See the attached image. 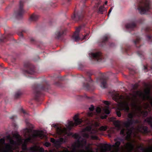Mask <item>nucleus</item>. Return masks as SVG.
Returning <instances> with one entry per match:
<instances>
[{
    "label": "nucleus",
    "mask_w": 152,
    "mask_h": 152,
    "mask_svg": "<svg viewBox=\"0 0 152 152\" xmlns=\"http://www.w3.org/2000/svg\"><path fill=\"white\" fill-rule=\"evenodd\" d=\"M150 89L147 88L145 89L143 92L140 91L134 92L132 94L127 96L124 102L119 104L120 110L127 112L129 111V104H130L132 109L133 111L129 113L128 115V117L131 119H128L124 124L126 128L128 129L131 125L137 122L134 121L132 119L134 117L141 114H143L144 116L147 115V112H144L142 111V106L137 98H140L143 100H148L152 106V97L150 95Z\"/></svg>",
    "instance_id": "nucleus-1"
},
{
    "label": "nucleus",
    "mask_w": 152,
    "mask_h": 152,
    "mask_svg": "<svg viewBox=\"0 0 152 152\" xmlns=\"http://www.w3.org/2000/svg\"><path fill=\"white\" fill-rule=\"evenodd\" d=\"M149 1H143L142 5L138 8L140 13L144 14L149 9Z\"/></svg>",
    "instance_id": "nucleus-2"
},
{
    "label": "nucleus",
    "mask_w": 152,
    "mask_h": 152,
    "mask_svg": "<svg viewBox=\"0 0 152 152\" xmlns=\"http://www.w3.org/2000/svg\"><path fill=\"white\" fill-rule=\"evenodd\" d=\"M74 120L75 123L72 121H69L66 126L68 128L70 129V127L74 126V125L77 126L80 124L82 122V120L81 119H79L78 118V115H75L74 118Z\"/></svg>",
    "instance_id": "nucleus-3"
},
{
    "label": "nucleus",
    "mask_w": 152,
    "mask_h": 152,
    "mask_svg": "<svg viewBox=\"0 0 152 152\" xmlns=\"http://www.w3.org/2000/svg\"><path fill=\"white\" fill-rule=\"evenodd\" d=\"M91 129V127L89 126L86 127L85 128L83 129L81 133V137L84 138H88L89 137V135L87 133V132L90 131Z\"/></svg>",
    "instance_id": "nucleus-4"
},
{
    "label": "nucleus",
    "mask_w": 152,
    "mask_h": 152,
    "mask_svg": "<svg viewBox=\"0 0 152 152\" xmlns=\"http://www.w3.org/2000/svg\"><path fill=\"white\" fill-rule=\"evenodd\" d=\"M122 150H126L128 152L131 151L133 148V146L130 142H128L125 145L124 147H121Z\"/></svg>",
    "instance_id": "nucleus-5"
},
{
    "label": "nucleus",
    "mask_w": 152,
    "mask_h": 152,
    "mask_svg": "<svg viewBox=\"0 0 152 152\" xmlns=\"http://www.w3.org/2000/svg\"><path fill=\"white\" fill-rule=\"evenodd\" d=\"M121 144V142L120 141H116L115 143V145H110V147H114V150L111 152H118L119 151V146Z\"/></svg>",
    "instance_id": "nucleus-6"
},
{
    "label": "nucleus",
    "mask_w": 152,
    "mask_h": 152,
    "mask_svg": "<svg viewBox=\"0 0 152 152\" xmlns=\"http://www.w3.org/2000/svg\"><path fill=\"white\" fill-rule=\"evenodd\" d=\"M50 141L53 143L55 145L57 144H60L65 142V140L63 138H60L58 140H56L53 138H51Z\"/></svg>",
    "instance_id": "nucleus-7"
},
{
    "label": "nucleus",
    "mask_w": 152,
    "mask_h": 152,
    "mask_svg": "<svg viewBox=\"0 0 152 152\" xmlns=\"http://www.w3.org/2000/svg\"><path fill=\"white\" fill-rule=\"evenodd\" d=\"M57 132L59 135L62 134H66L68 133L67 129L66 128L62 129L60 128H58L57 129Z\"/></svg>",
    "instance_id": "nucleus-8"
},
{
    "label": "nucleus",
    "mask_w": 152,
    "mask_h": 152,
    "mask_svg": "<svg viewBox=\"0 0 152 152\" xmlns=\"http://www.w3.org/2000/svg\"><path fill=\"white\" fill-rule=\"evenodd\" d=\"M126 132L127 134L126 138L129 139L130 136L132 131L128 129L127 130H125L124 129H122L121 130L120 133L121 134H123L125 132Z\"/></svg>",
    "instance_id": "nucleus-9"
},
{
    "label": "nucleus",
    "mask_w": 152,
    "mask_h": 152,
    "mask_svg": "<svg viewBox=\"0 0 152 152\" xmlns=\"http://www.w3.org/2000/svg\"><path fill=\"white\" fill-rule=\"evenodd\" d=\"M101 54L99 52L96 53H89V56L91 57H93L95 58H96L99 57L100 56Z\"/></svg>",
    "instance_id": "nucleus-10"
},
{
    "label": "nucleus",
    "mask_w": 152,
    "mask_h": 152,
    "mask_svg": "<svg viewBox=\"0 0 152 152\" xmlns=\"http://www.w3.org/2000/svg\"><path fill=\"white\" fill-rule=\"evenodd\" d=\"M137 130L139 132H147L148 129L146 126H142L138 128Z\"/></svg>",
    "instance_id": "nucleus-11"
},
{
    "label": "nucleus",
    "mask_w": 152,
    "mask_h": 152,
    "mask_svg": "<svg viewBox=\"0 0 152 152\" xmlns=\"http://www.w3.org/2000/svg\"><path fill=\"white\" fill-rule=\"evenodd\" d=\"M79 30L77 29V31H78V32H77V35L76 36H73V40L74 41H79V40H80L81 39L78 36V33L79 31Z\"/></svg>",
    "instance_id": "nucleus-12"
},
{
    "label": "nucleus",
    "mask_w": 152,
    "mask_h": 152,
    "mask_svg": "<svg viewBox=\"0 0 152 152\" xmlns=\"http://www.w3.org/2000/svg\"><path fill=\"white\" fill-rule=\"evenodd\" d=\"M114 124L118 129H120V121H115L114 122Z\"/></svg>",
    "instance_id": "nucleus-13"
},
{
    "label": "nucleus",
    "mask_w": 152,
    "mask_h": 152,
    "mask_svg": "<svg viewBox=\"0 0 152 152\" xmlns=\"http://www.w3.org/2000/svg\"><path fill=\"white\" fill-rule=\"evenodd\" d=\"M107 86V84L105 80H102L101 81V87L103 88H105Z\"/></svg>",
    "instance_id": "nucleus-14"
},
{
    "label": "nucleus",
    "mask_w": 152,
    "mask_h": 152,
    "mask_svg": "<svg viewBox=\"0 0 152 152\" xmlns=\"http://www.w3.org/2000/svg\"><path fill=\"white\" fill-rule=\"evenodd\" d=\"M145 121L148 122V124L150 125L151 127H152V116L146 119L145 120Z\"/></svg>",
    "instance_id": "nucleus-15"
},
{
    "label": "nucleus",
    "mask_w": 152,
    "mask_h": 152,
    "mask_svg": "<svg viewBox=\"0 0 152 152\" xmlns=\"http://www.w3.org/2000/svg\"><path fill=\"white\" fill-rule=\"evenodd\" d=\"M105 113L107 114H108L110 113V110H109V108L107 106H105L103 108Z\"/></svg>",
    "instance_id": "nucleus-16"
},
{
    "label": "nucleus",
    "mask_w": 152,
    "mask_h": 152,
    "mask_svg": "<svg viewBox=\"0 0 152 152\" xmlns=\"http://www.w3.org/2000/svg\"><path fill=\"white\" fill-rule=\"evenodd\" d=\"M143 152H152V147H149L143 150Z\"/></svg>",
    "instance_id": "nucleus-17"
},
{
    "label": "nucleus",
    "mask_w": 152,
    "mask_h": 152,
    "mask_svg": "<svg viewBox=\"0 0 152 152\" xmlns=\"http://www.w3.org/2000/svg\"><path fill=\"white\" fill-rule=\"evenodd\" d=\"M105 10V9L104 8V6H100L99 10V12L101 14H102L103 12Z\"/></svg>",
    "instance_id": "nucleus-18"
},
{
    "label": "nucleus",
    "mask_w": 152,
    "mask_h": 152,
    "mask_svg": "<svg viewBox=\"0 0 152 152\" xmlns=\"http://www.w3.org/2000/svg\"><path fill=\"white\" fill-rule=\"evenodd\" d=\"M107 127L106 126H102L99 128V130L101 131H104L107 129Z\"/></svg>",
    "instance_id": "nucleus-19"
},
{
    "label": "nucleus",
    "mask_w": 152,
    "mask_h": 152,
    "mask_svg": "<svg viewBox=\"0 0 152 152\" xmlns=\"http://www.w3.org/2000/svg\"><path fill=\"white\" fill-rule=\"evenodd\" d=\"M135 25L134 24H128L126 25V28H132L133 27L135 26Z\"/></svg>",
    "instance_id": "nucleus-20"
},
{
    "label": "nucleus",
    "mask_w": 152,
    "mask_h": 152,
    "mask_svg": "<svg viewBox=\"0 0 152 152\" xmlns=\"http://www.w3.org/2000/svg\"><path fill=\"white\" fill-rule=\"evenodd\" d=\"M143 107L145 108H147L149 106V105L148 103H145L143 104Z\"/></svg>",
    "instance_id": "nucleus-21"
},
{
    "label": "nucleus",
    "mask_w": 152,
    "mask_h": 152,
    "mask_svg": "<svg viewBox=\"0 0 152 152\" xmlns=\"http://www.w3.org/2000/svg\"><path fill=\"white\" fill-rule=\"evenodd\" d=\"M101 111V109L100 108L97 107L96 109V111L97 113H100Z\"/></svg>",
    "instance_id": "nucleus-22"
},
{
    "label": "nucleus",
    "mask_w": 152,
    "mask_h": 152,
    "mask_svg": "<svg viewBox=\"0 0 152 152\" xmlns=\"http://www.w3.org/2000/svg\"><path fill=\"white\" fill-rule=\"evenodd\" d=\"M104 149H103V150L102 149L101 150V152H105L106 151H107V146L106 145H105L104 146Z\"/></svg>",
    "instance_id": "nucleus-23"
},
{
    "label": "nucleus",
    "mask_w": 152,
    "mask_h": 152,
    "mask_svg": "<svg viewBox=\"0 0 152 152\" xmlns=\"http://www.w3.org/2000/svg\"><path fill=\"white\" fill-rule=\"evenodd\" d=\"M117 115L118 117H120L121 116V112L119 111H117L116 112Z\"/></svg>",
    "instance_id": "nucleus-24"
},
{
    "label": "nucleus",
    "mask_w": 152,
    "mask_h": 152,
    "mask_svg": "<svg viewBox=\"0 0 152 152\" xmlns=\"http://www.w3.org/2000/svg\"><path fill=\"white\" fill-rule=\"evenodd\" d=\"M91 138L94 140H97L98 137L96 136H91Z\"/></svg>",
    "instance_id": "nucleus-25"
},
{
    "label": "nucleus",
    "mask_w": 152,
    "mask_h": 152,
    "mask_svg": "<svg viewBox=\"0 0 152 152\" xmlns=\"http://www.w3.org/2000/svg\"><path fill=\"white\" fill-rule=\"evenodd\" d=\"M44 145L46 147H49L50 145V144L49 142H46L45 143Z\"/></svg>",
    "instance_id": "nucleus-26"
},
{
    "label": "nucleus",
    "mask_w": 152,
    "mask_h": 152,
    "mask_svg": "<svg viewBox=\"0 0 152 152\" xmlns=\"http://www.w3.org/2000/svg\"><path fill=\"white\" fill-rule=\"evenodd\" d=\"M94 109V107L92 105H91V107L89 108V110L91 111H92Z\"/></svg>",
    "instance_id": "nucleus-27"
},
{
    "label": "nucleus",
    "mask_w": 152,
    "mask_h": 152,
    "mask_svg": "<svg viewBox=\"0 0 152 152\" xmlns=\"http://www.w3.org/2000/svg\"><path fill=\"white\" fill-rule=\"evenodd\" d=\"M20 10H21L22 9V4H23V3H22V2H21V1H20Z\"/></svg>",
    "instance_id": "nucleus-28"
},
{
    "label": "nucleus",
    "mask_w": 152,
    "mask_h": 152,
    "mask_svg": "<svg viewBox=\"0 0 152 152\" xmlns=\"http://www.w3.org/2000/svg\"><path fill=\"white\" fill-rule=\"evenodd\" d=\"M104 103L105 104L107 105H108L110 104V102L107 101H104Z\"/></svg>",
    "instance_id": "nucleus-29"
},
{
    "label": "nucleus",
    "mask_w": 152,
    "mask_h": 152,
    "mask_svg": "<svg viewBox=\"0 0 152 152\" xmlns=\"http://www.w3.org/2000/svg\"><path fill=\"white\" fill-rule=\"evenodd\" d=\"M107 117V115H105L104 116H101V118L102 119H105V118H106Z\"/></svg>",
    "instance_id": "nucleus-30"
},
{
    "label": "nucleus",
    "mask_w": 152,
    "mask_h": 152,
    "mask_svg": "<svg viewBox=\"0 0 152 152\" xmlns=\"http://www.w3.org/2000/svg\"><path fill=\"white\" fill-rule=\"evenodd\" d=\"M88 115L89 116H91L92 115V114L91 112H90L88 113Z\"/></svg>",
    "instance_id": "nucleus-31"
},
{
    "label": "nucleus",
    "mask_w": 152,
    "mask_h": 152,
    "mask_svg": "<svg viewBox=\"0 0 152 152\" xmlns=\"http://www.w3.org/2000/svg\"><path fill=\"white\" fill-rule=\"evenodd\" d=\"M107 37L106 36H104L103 37V39L104 40H107Z\"/></svg>",
    "instance_id": "nucleus-32"
},
{
    "label": "nucleus",
    "mask_w": 152,
    "mask_h": 152,
    "mask_svg": "<svg viewBox=\"0 0 152 152\" xmlns=\"http://www.w3.org/2000/svg\"><path fill=\"white\" fill-rule=\"evenodd\" d=\"M112 9H113V7H112L111 8V9H110V10L109 11V13H110L111 12Z\"/></svg>",
    "instance_id": "nucleus-33"
},
{
    "label": "nucleus",
    "mask_w": 152,
    "mask_h": 152,
    "mask_svg": "<svg viewBox=\"0 0 152 152\" xmlns=\"http://www.w3.org/2000/svg\"><path fill=\"white\" fill-rule=\"evenodd\" d=\"M86 35L82 39V40H83V39H86V37L87 36V35Z\"/></svg>",
    "instance_id": "nucleus-34"
},
{
    "label": "nucleus",
    "mask_w": 152,
    "mask_h": 152,
    "mask_svg": "<svg viewBox=\"0 0 152 152\" xmlns=\"http://www.w3.org/2000/svg\"><path fill=\"white\" fill-rule=\"evenodd\" d=\"M80 152H85V151L83 150H82L80 151Z\"/></svg>",
    "instance_id": "nucleus-35"
},
{
    "label": "nucleus",
    "mask_w": 152,
    "mask_h": 152,
    "mask_svg": "<svg viewBox=\"0 0 152 152\" xmlns=\"http://www.w3.org/2000/svg\"><path fill=\"white\" fill-rule=\"evenodd\" d=\"M40 150L41 151H44V149L42 148H41L40 149Z\"/></svg>",
    "instance_id": "nucleus-36"
},
{
    "label": "nucleus",
    "mask_w": 152,
    "mask_h": 152,
    "mask_svg": "<svg viewBox=\"0 0 152 152\" xmlns=\"http://www.w3.org/2000/svg\"><path fill=\"white\" fill-rule=\"evenodd\" d=\"M96 132H97V131H94V132H92L91 133H96Z\"/></svg>",
    "instance_id": "nucleus-37"
},
{
    "label": "nucleus",
    "mask_w": 152,
    "mask_h": 152,
    "mask_svg": "<svg viewBox=\"0 0 152 152\" xmlns=\"http://www.w3.org/2000/svg\"><path fill=\"white\" fill-rule=\"evenodd\" d=\"M107 1H106L105 2V4H107Z\"/></svg>",
    "instance_id": "nucleus-38"
},
{
    "label": "nucleus",
    "mask_w": 152,
    "mask_h": 152,
    "mask_svg": "<svg viewBox=\"0 0 152 152\" xmlns=\"http://www.w3.org/2000/svg\"><path fill=\"white\" fill-rule=\"evenodd\" d=\"M80 138H81V137H79V138L78 139V140L79 141H81V140H80Z\"/></svg>",
    "instance_id": "nucleus-39"
},
{
    "label": "nucleus",
    "mask_w": 152,
    "mask_h": 152,
    "mask_svg": "<svg viewBox=\"0 0 152 152\" xmlns=\"http://www.w3.org/2000/svg\"><path fill=\"white\" fill-rule=\"evenodd\" d=\"M34 16H32V19L33 20H34Z\"/></svg>",
    "instance_id": "nucleus-40"
},
{
    "label": "nucleus",
    "mask_w": 152,
    "mask_h": 152,
    "mask_svg": "<svg viewBox=\"0 0 152 152\" xmlns=\"http://www.w3.org/2000/svg\"><path fill=\"white\" fill-rule=\"evenodd\" d=\"M22 111L23 112V113H25V112H24V110H22Z\"/></svg>",
    "instance_id": "nucleus-41"
},
{
    "label": "nucleus",
    "mask_w": 152,
    "mask_h": 152,
    "mask_svg": "<svg viewBox=\"0 0 152 152\" xmlns=\"http://www.w3.org/2000/svg\"><path fill=\"white\" fill-rule=\"evenodd\" d=\"M101 3V1H99V4H100Z\"/></svg>",
    "instance_id": "nucleus-42"
},
{
    "label": "nucleus",
    "mask_w": 152,
    "mask_h": 152,
    "mask_svg": "<svg viewBox=\"0 0 152 152\" xmlns=\"http://www.w3.org/2000/svg\"><path fill=\"white\" fill-rule=\"evenodd\" d=\"M144 67H145V69H146V67H145V66H144Z\"/></svg>",
    "instance_id": "nucleus-43"
},
{
    "label": "nucleus",
    "mask_w": 152,
    "mask_h": 152,
    "mask_svg": "<svg viewBox=\"0 0 152 152\" xmlns=\"http://www.w3.org/2000/svg\"><path fill=\"white\" fill-rule=\"evenodd\" d=\"M115 101H117L116 99H115Z\"/></svg>",
    "instance_id": "nucleus-44"
},
{
    "label": "nucleus",
    "mask_w": 152,
    "mask_h": 152,
    "mask_svg": "<svg viewBox=\"0 0 152 152\" xmlns=\"http://www.w3.org/2000/svg\"><path fill=\"white\" fill-rule=\"evenodd\" d=\"M20 14V13H18V15H19Z\"/></svg>",
    "instance_id": "nucleus-45"
},
{
    "label": "nucleus",
    "mask_w": 152,
    "mask_h": 152,
    "mask_svg": "<svg viewBox=\"0 0 152 152\" xmlns=\"http://www.w3.org/2000/svg\"><path fill=\"white\" fill-rule=\"evenodd\" d=\"M84 142H85H85H86V141H85V140Z\"/></svg>",
    "instance_id": "nucleus-46"
},
{
    "label": "nucleus",
    "mask_w": 152,
    "mask_h": 152,
    "mask_svg": "<svg viewBox=\"0 0 152 152\" xmlns=\"http://www.w3.org/2000/svg\"><path fill=\"white\" fill-rule=\"evenodd\" d=\"M110 148H109V149L110 150Z\"/></svg>",
    "instance_id": "nucleus-47"
}]
</instances>
